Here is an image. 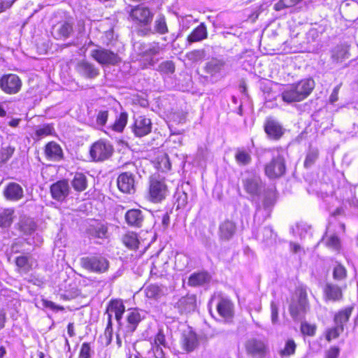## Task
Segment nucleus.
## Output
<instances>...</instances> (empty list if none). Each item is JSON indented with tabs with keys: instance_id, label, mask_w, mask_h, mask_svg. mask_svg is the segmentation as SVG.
Returning <instances> with one entry per match:
<instances>
[{
	"instance_id": "1",
	"label": "nucleus",
	"mask_w": 358,
	"mask_h": 358,
	"mask_svg": "<svg viewBox=\"0 0 358 358\" xmlns=\"http://www.w3.org/2000/svg\"><path fill=\"white\" fill-rule=\"evenodd\" d=\"M169 193L165 178L159 174H155L150 178L149 195L150 201L158 203L164 200Z\"/></svg>"
},
{
	"instance_id": "2",
	"label": "nucleus",
	"mask_w": 358,
	"mask_h": 358,
	"mask_svg": "<svg viewBox=\"0 0 358 358\" xmlns=\"http://www.w3.org/2000/svg\"><path fill=\"white\" fill-rule=\"evenodd\" d=\"M80 265L90 272L102 273L108 269L109 262L102 256H88L80 259Z\"/></svg>"
},
{
	"instance_id": "3",
	"label": "nucleus",
	"mask_w": 358,
	"mask_h": 358,
	"mask_svg": "<svg viewBox=\"0 0 358 358\" xmlns=\"http://www.w3.org/2000/svg\"><path fill=\"white\" fill-rule=\"evenodd\" d=\"M154 10L145 5H138L131 9L130 17L141 26L148 27L150 25L153 17Z\"/></svg>"
},
{
	"instance_id": "4",
	"label": "nucleus",
	"mask_w": 358,
	"mask_h": 358,
	"mask_svg": "<svg viewBox=\"0 0 358 358\" xmlns=\"http://www.w3.org/2000/svg\"><path fill=\"white\" fill-rule=\"evenodd\" d=\"M150 351L155 358H165L163 348H169V341L166 338L164 330L159 328L157 332L150 338Z\"/></svg>"
},
{
	"instance_id": "5",
	"label": "nucleus",
	"mask_w": 358,
	"mask_h": 358,
	"mask_svg": "<svg viewBox=\"0 0 358 358\" xmlns=\"http://www.w3.org/2000/svg\"><path fill=\"white\" fill-rule=\"evenodd\" d=\"M296 294L297 300H293L289 306V313L294 320H296L303 315L308 308L306 290L298 289Z\"/></svg>"
},
{
	"instance_id": "6",
	"label": "nucleus",
	"mask_w": 358,
	"mask_h": 358,
	"mask_svg": "<svg viewBox=\"0 0 358 358\" xmlns=\"http://www.w3.org/2000/svg\"><path fill=\"white\" fill-rule=\"evenodd\" d=\"M90 152L94 161H104L111 157L113 152V148L108 142L99 141L92 145Z\"/></svg>"
},
{
	"instance_id": "7",
	"label": "nucleus",
	"mask_w": 358,
	"mask_h": 358,
	"mask_svg": "<svg viewBox=\"0 0 358 358\" xmlns=\"http://www.w3.org/2000/svg\"><path fill=\"white\" fill-rule=\"evenodd\" d=\"M22 87V81L19 76L9 73L3 75L0 78V88L8 94H17Z\"/></svg>"
},
{
	"instance_id": "8",
	"label": "nucleus",
	"mask_w": 358,
	"mask_h": 358,
	"mask_svg": "<svg viewBox=\"0 0 358 358\" xmlns=\"http://www.w3.org/2000/svg\"><path fill=\"white\" fill-rule=\"evenodd\" d=\"M91 56L98 63L103 65H116L120 62V57L117 54L103 48L92 50Z\"/></svg>"
},
{
	"instance_id": "9",
	"label": "nucleus",
	"mask_w": 358,
	"mask_h": 358,
	"mask_svg": "<svg viewBox=\"0 0 358 358\" xmlns=\"http://www.w3.org/2000/svg\"><path fill=\"white\" fill-rule=\"evenodd\" d=\"M285 172L284 159L279 153L273 155L272 160L265 166V173L270 178L280 177Z\"/></svg>"
},
{
	"instance_id": "10",
	"label": "nucleus",
	"mask_w": 358,
	"mask_h": 358,
	"mask_svg": "<svg viewBox=\"0 0 358 358\" xmlns=\"http://www.w3.org/2000/svg\"><path fill=\"white\" fill-rule=\"evenodd\" d=\"M145 35H151L157 34L164 35L169 32V28L166 22V18L162 13H158L154 20L152 27L149 25L142 29Z\"/></svg>"
},
{
	"instance_id": "11",
	"label": "nucleus",
	"mask_w": 358,
	"mask_h": 358,
	"mask_svg": "<svg viewBox=\"0 0 358 358\" xmlns=\"http://www.w3.org/2000/svg\"><path fill=\"white\" fill-rule=\"evenodd\" d=\"M76 71L80 76L87 79H94L99 75V69L94 64L84 59L77 63Z\"/></svg>"
},
{
	"instance_id": "12",
	"label": "nucleus",
	"mask_w": 358,
	"mask_h": 358,
	"mask_svg": "<svg viewBox=\"0 0 358 358\" xmlns=\"http://www.w3.org/2000/svg\"><path fill=\"white\" fill-rule=\"evenodd\" d=\"M70 192L69 182L66 180H61L50 186L52 197L57 201H63L68 196Z\"/></svg>"
},
{
	"instance_id": "13",
	"label": "nucleus",
	"mask_w": 358,
	"mask_h": 358,
	"mask_svg": "<svg viewBox=\"0 0 358 358\" xmlns=\"http://www.w3.org/2000/svg\"><path fill=\"white\" fill-rule=\"evenodd\" d=\"M244 189L252 196L258 195L262 187L259 176L255 174H248L243 180Z\"/></svg>"
},
{
	"instance_id": "14",
	"label": "nucleus",
	"mask_w": 358,
	"mask_h": 358,
	"mask_svg": "<svg viewBox=\"0 0 358 358\" xmlns=\"http://www.w3.org/2000/svg\"><path fill=\"white\" fill-rule=\"evenodd\" d=\"M73 33V24L67 21L57 23L52 27V34L57 40H66Z\"/></svg>"
},
{
	"instance_id": "15",
	"label": "nucleus",
	"mask_w": 358,
	"mask_h": 358,
	"mask_svg": "<svg viewBox=\"0 0 358 358\" xmlns=\"http://www.w3.org/2000/svg\"><path fill=\"white\" fill-rule=\"evenodd\" d=\"M226 66L227 64L224 59L213 58L206 64L204 70L210 76L220 78L224 72Z\"/></svg>"
},
{
	"instance_id": "16",
	"label": "nucleus",
	"mask_w": 358,
	"mask_h": 358,
	"mask_svg": "<svg viewBox=\"0 0 358 358\" xmlns=\"http://www.w3.org/2000/svg\"><path fill=\"white\" fill-rule=\"evenodd\" d=\"M119 189L124 192L131 194L135 192V180L133 174L125 172L121 173L117 180Z\"/></svg>"
},
{
	"instance_id": "17",
	"label": "nucleus",
	"mask_w": 358,
	"mask_h": 358,
	"mask_svg": "<svg viewBox=\"0 0 358 358\" xmlns=\"http://www.w3.org/2000/svg\"><path fill=\"white\" fill-rule=\"evenodd\" d=\"M17 271L21 274H27L36 266V261L30 255H20L15 258Z\"/></svg>"
},
{
	"instance_id": "18",
	"label": "nucleus",
	"mask_w": 358,
	"mask_h": 358,
	"mask_svg": "<svg viewBox=\"0 0 358 358\" xmlns=\"http://www.w3.org/2000/svg\"><path fill=\"white\" fill-rule=\"evenodd\" d=\"M246 349L249 354L260 357H264L268 351L267 345L264 341L252 338L246 343Z\"/></svg>"
},
{
	"instance_id": "19",
	"label": "nucleus",
	"mask_w": 358,
	"mask_h": 358,
	"mask_svg": "<svg viewBox=\"0 0 358 358\" xmlns=\"http://www.w3.org/2000/svg\"><path fill=\"white\" fill-rule=\"evenodd\" d=\"M181 344L186 352H192L199 345L196 334L191 329L184 331L181 338Z\"/></svg>"
},
{
	"instance_id": "20",
	"label": "nucleus",
	"mask_w": 358,
	"mask_h": 358,
	"mask_svg": "<svg viewBox=\"0 0 358 358\" xmlns=\"http://www.w3.org/2000/svg\"><path fill=\"white\" fill-rule=\"evenodd\" d=\"M5 197L10 201H18L23 197L22 187L17 183L10 182L3 191Z\"/></svg>"
},
{
	"instance_id": "21",
	"label": "nucleus",
	"mask_w": 358,
	"mask_h": 358,
	"mask_svg": "<svg viewBox=\"0 0 358 358\" xmlns=\"http://www.w3.org/2000/svg\"><path fill=\"white\" fill-rule=\"evenodd\" d=\"M127 223L134 227H141L144 220L143 212L139 209H130L125 214Z\"/></svg>"
},
{
	"instance_id": "22",
	"label": "nucleus",
	"mask_w": 358,
	"mask_h": 358,
	"mask_svg": "<svg viewBox=\"0 0 358 358\" xmlns=\"http://www.w3.org/2000/svg\"><path fill=\"white\" fill-rule=\"evenodd\" d=\"M281 96L283 101L288 103L301 101L304 99L294 84L285 89Z\"/></svg>"
},
{
	"instance_id": "23",
	"label": "nucleus",
	"mask_w": 358,
	"mask_h": 358,
	"mask_svg": "<svg viewBox=\"0 0 358 358\" xmlns=\"http://www.w3.org/2000/svg\"><path fill=\"white\" fill-rule=\"evenodd\" d=\"M162 48L159 43H152L145 47V50L142 52V55L146 57L148 64L150 66H154L156 64V61L154 59V57L159 55Z\"/></svg>"
},
{
	"instance_id": "24",
	"label": "nucleus",
	"mask_w": 358,
	"mask_h": 358,
	"mask_svg": "<svg viewBox=\"0 0 358 358\" xmlns=\"http://www.w3.org/2000/svg\"><path fill=\"white\" fill-rule=\"evenodd\" d=\"M264 130L266 134H284L285 129L275 118L268 117L264 123Z\"/></svg>"
},
{
	"instance_id": "25",
	"label": "nucleus",
	"mask_w": 358,
	"mask_h": 358,
	"mask_svg": "<svg viewBox=\"0 0 358 358\" xmlns=\"http://www.w3.org/2000/svg\"><path fill=\"white\" fill-rule=\"evenodd\" d=\"M210 275L206 271L192 273L188 279V285L192 287L203 285L210 282Z\"/></svg>"
},
{
	"instance_id": "26",
	"label": "nucleus",
	"mask_w": 358,
	"mask_h": 358,
	"mask_svg": "<svg viewBox=\"0 0 358 358\" xmlns=\"http://www.w3.org/2000/svg\"><path fill=\"white\" fill-rule=\"evenodd\" d=\"M87 233L92 238L105 239L108 236V227L104 223L91 225L87 229Z\"/></svg>"
},
{
	"instance_id": "27",
	"label": "nucleus",
	"mask_w": 358,
	"mask_h": 358,
	"mask_svg": "<svg viewBox=\"0 0 358 358\" xmlns=\"http://www.w3.org/2000/svg\"><path fill=\"white\" fill-rule=\"evenodd\" d=\"M235 231L236 225L231 221L225 220L220 225L219 236L222 240H229L234 236Z\"/></svg>"
},
{
	"instance_id": "28",
	"label": "nucleus",
	"mask_w": 358,
	"mask_h": 358,
	"mask_svg": "<svg viewBox=\"0 0 358 358\" xmlns=\"http://www.w3.org/2000/svg\"><path fill=\"white\" fill-rule=\"evenodd\" d=\"M297 88L298 91L301 93V96L305 99L312 92L315 87V81L312 78H307L300 80L299 82L294 84Z\"/></svg>"
},
{
	"instance_id": "29",
	"label": "nucleus",
	"mask_w": 358,
	"mask_h": 358,
	"mask_svg": "<svg viewBox=\"0 0 358 358\" xmlns=\"http://www.w3.org/2000/svg\"><path fill=\"white\" fill-rule=\"evenodd\" d=\"M135 134H149L152 131V122L145 116H139L135 122Z\"/></svg>"
},
{
	"instance_id": "30",
	"label": "nucleus",
	"mask_w": 358,
	"mask_h": 358,
	"mask_svg": "<svg viewBox=\"0 0 358 358\" xmlns=\"http://www.w3.org/2000/svg\"><path fill=\"white\" fill-rule=\"evenodd\" d=\"M196 297L194 295H187L182 297L176 303V306L181 313L190 312L195 307Z\"/></svg>"
},
{
	"instance_id": "31",
	"label": "nucleus",
	"mask_w": 358,
	"mask_h": 358,
	"mask_svg": "<svg viewBox=\"0 0 358 358\" xmlns=\"http://www.w3.org/2000/svg\"><path fill=\"white\" fill-rule=\"evenodd\" d=\"M125 307L122 301L112 300L107 308L106 313L108 315V313H114L116 320L120 322Z\"/></svg>"
},
{
	"instance_id": "32",
	"label": "nucleus",
	"mask_w": 358,
	"mask_h": 358,
	"mask_svg": "<svg viewBox=\"0 0 358 358\" xmlns=\"http://www.w3.org/2000/svg\"><path fill=\"white\" fill-rule=\"evenodd\" d=\"M207 29L204 24H200L196 27L187 37V41L189 44L201 41L207 38Z\"/></svg>"
},
{
	"instance_id": "33",
	"label": "nucleus",
	"mask_w": 358,
	"mask_h": 358,
	"mask_svg": "<svg viewBox=\"0 0 358 358\" xmlns=\"http://www.w3.org/2000/svg\"><path fill=\"white\" fill-rule=\"evenodd\" d=\"M219 314L225 318H230L233 315V303L227 299H221L217 305Z\"/></svg>"
},
{
	"instance_id": "34",
	"label": "nucleus",
	"mask_w": 358,
	"mask_h": 358,
	"mask_svg": "<svg viewBox=\"0 0 358 358\" xmlns=\"http://www.w3.org/2000/svg\"><path fill=\"white\" fill-rule=\"evenodd\" d=\"M141 320V317L140 313L136 310H131L127 317V332L129 334H132L136 329L138 323Z\"/></svg>"
},
{
	"instance_id": "35",
	"label": "nucleus",
	"mask_w": 358,
	"mask_h": 358,
	"mask_svg": "<svg viewBox=\"0 0 358 358\" xmlns=\"http://www.w3.org/2000/svg\"><path fill=\"white\" fill-rule=\"evenodd\" d=\"M128 120V114L126 112H121L115 119V121L110 127L115 132L121 133L123 131Z\"/></svg>"
},
{
	"instance_id": "36",
	"label": "nucleus",
	"mask_w": 358,
	"mask_h": 358,
	"mask_svg": "<svg viewBox=\"0 0 358 358\" xmlns=\"http://www.w3.org/2000/svg\"><path fill=\"white\" fill-rule=\"evenodd\" d=\"M45 154L48 157L53 160H59L62 158V150L59 145L50 142L45 147Z\"/></svg>"
},
{
	"instance_id": "37",
	"label": "nucleus",
	"mask_w": 358,
	"mask_h": 358,
	"mask_svg": "<svg viewBox=\"0 0 358 358\" xmlns=\"http://www.w3.org/2000/svg\"><path fill=\"white\" fill-rule=\"evenodd\" d=\"M155 168L162 171L166 172L171 169V163L168 155L164 152L159 154L157 158L154 161Z\"/></svg>"
},
{
	"instance_id": "38",
	"label": "nucleus",
	"mask_w": 358,
	"mask_h": 358,
	"mask_svg": "<svg viewBox=\"0 0 358 358\" xmlns=\"http://www.w3.org/2000/svg\"><path fill=\"white\" fill-rule=\"evenodd\" d=\"M71 185L76 191H84L87 186L85 176L81 173H76L71 182Z\"/></svg>"
},
{
	"instance_id": "39",
	"label": "nucleus",
	"mask_w": 358,
	"mask_h": 358,
	"mask_svg": "<svg viewBox=\"0 0 358 358\" xmlns=\"http://www.w3.org/2000/svg\"><path fill=\"white\" fill-rule=\"evenodd\" d=\"M122 242L128 248L134 250L138 246L139 241L137 234L134 232H129L122 237Z\"/></svg>"
},
{
	"instance_id": "40",
	"label": "nucleus",
	"mask_w": 358,
	"mask_h": 358,
	"mask_svg": "<svg viewBox=\"0 0 358 358\" xmlns=\"http://www.w3.org/2000/svg\"><path fill=\"white\" fill-rule=\"evenodd\" d=\"M325 294L329 299L333 301L338 300L342 296V292L340 287L331 284L327 285Z\"/></svg>"
},
{
	"instance_id": "41",
	"label": "nucleus",
	"mask_w": 358,
	"mask_h": 358,
	"mask_svg": "<svg viewBox=\"0 0 358 358\" xmlns=\"http://www.w3.org/2000/svg\"><path fill=\"white\" fill-rule=\"evenodd\" d=\"M144 292L146 297L153 299H157L163 294L162 288L157 285H149L145 288Z\"/></svg>"
},
{
	"instance_id": "42",
	"label": "nucleus",
	"mask_w": 358,
	"mask_h": 358,
	"mask_svg": "<svg viewBox=\"0 0 358 358\" xmlns=\"http://www.w3.org/2000/svg\"><path fill=\"white\" fill-rule=\"evenodd\" d=\"M13 209H6L2 211L0 214V226L3 228H6L10 226L13 221Z\"/></svg>"
},
{
	"instance_id": "43",
	"label": "nucleus",
	"mask_w": 358,
	"mask_h": 358,
	"mask_svg": "<svg viewBox=\"0 0 358 358\" xmlns=\"http://www.w3.org/2000/svg\"><path fill=\"white\" fill-rule=\"evenodd\" d=\"M296 345L294 340L289 339L284 347L280 351V355L281 357H289L295 353Z\"/></svg>"
},
{
	"instance_id": "44",
	"label": "nucleus",
	"mask_w": 358,
	"mask_h": 358,
	"mask_svg": "<svg viewBox=\"0 0 358 358\" xmlns=\"http://www.w3.org/2000/svg\"><path fill=\"white\" fill-rule=\"evenodd\" d=\"M351 315V309L347 308L344 310L340 311L338 314H336L334 317V322L336 325H342L343 327V324L347 322L349 320V317Z\"/></svg>"
},
{
	"instance_id": "45",
	"label": "nucleus",
	"mask_w": 358,
	"mask_h": 358,
	"mask_svg": "<svg viewBox=\"0 0 358 358\" xmlns=\"http://www.w3.org/2000/svg\"><path fill=\"white\" fill-rule=\"evenodd\" d=\"M343 331V327L342 325H336L334 327L330 328L327 330L326 334V339L330 341L335 339Z\"/></svg>"
},
{
	"instance_id": "46",
	"label": "nucleus",
	"mask_w": 358,
	"mask_h": 358,
	"mask_svg": "<svg viewBox=\"0 0 358 358\" xmlns=\"http://www.w3.org/2000/svg\"><path fill=\"white\" fill-rule=\"evenodd\" d=\"M273 236V229L269 227H264L257 235L258 238L264 242H268Z\"/></svg>"
},
{
	"instance_id": "47",
	"label": "nucleus",
	"mask_w": 358,
	"mask_h": 358,
	"mask_svg": "<svg viewBox=\"0 0 358 358\" xmlns=\"http://www.w3.org/2000/svg\"><path fill=\"white\" fill-rule=\"evenodd\" d=\"M158 69L162 73L171 74L175 71V65L172 61H165L159 65Z\"/></svg>"
},
{
	"instance_id": "48",
	"label": "nucleus",
	"mask_w": 358,
	"mask_h": 358,
	"mask_svg": "<svg viewBox=\"0 0 358 358\" xmlns=\"http://www.w3.org/2000/svg\"><path fill=\"white\" fill-rule=\"evenodd\" d=\"M235 158L236 162L241 165H246L250 162L251 157L250 155L243 150H238Z\"/></svg>"
},
{
	"instance_id": "49",
	"label": "nucleus",
	"mask_w": 358,
	"mask_h": 358,
	"mask_svg": "<svg viewBox=\"0 0 358 358\" xmlns=\"http://www.w3.org/2000/svg\"><path fill=\"white\" fill-rule=\"evenodd\" d=\"M36 224L31 219H27L22 221L20 224L21 231L26 234H30L35 230Z\"/></svg>"
},
{
	"instance_id": "50",
	"label": "nucleus",
	"mask_w": 358,
	"mask_h": 358,
	"mask_svg": "<svg viewBox=\"0 0 358 358\" xmlns=\"http://www.w3.org/2000/svg\"><path fill=\"white\" fill-rule=\"evenodd\" d=\"M318 157V150L316 148H310L309 151L306 155L304 166L306 167H308L311 166L317 159Z\"/></svg>"
},
{
	"instance_id": "51",
	"label": "nucleus",
	"mask_w": 358,
	"mask_h": 358,
	"mask_svg": "<svg viewBox=\"0 0 358 358\" xmlns=\"http://www.w3.org/2000/svg\"><path fill=\"white\" fill-rule=\"evenodd\" d=\"M316 331V326L314 324H310L306 322H303L301 324V331L303 334L307 335L309 336H313L315 335Z\"/></svg>"
},
{
	"instance_id": "52",
	"label": "nucleus",
	"mask_w": 358,
	"mask_h": 358,
	"mask_svg": "<svg viewBox=\"0 0 358 358\" xmlns=\"http://www.w3.org/2000/svg\"><path fill=\"white\" fill-rule=\"evenodd\" d=\"M334 278L338 280L344 279L346 277V269L341 264H338L334 268Z\"/></svg>"
},
{
	"instance_id": "53",
	"label": "nucleus",
	"mask_w": 358,
	"mask_h": 358,
	"mask_svg": "<svg viewBox=\"0 0 358 358\" xmlns=\"http://www.w3.org/2000/svg\"><path fill=\"white\" fill-rule=\"evenodd\" d=\"M326 245L333 250H338L340 248V239L338 236L334 234L326 241Z\"/></svg>"
},
{
	"instance_id": "54",
	"label": "nucleus",
	"mask_w": 358,
	"mask_h": 358,
	"mask_svg": "<svg viewBox=\"0 0 358 358\" xmlns=\"http://www.w3.org/2000/svg\"><path fill=\"white\" fill-rule=\"evenodd\" d=\"M188 264L187 257L183 255H178L176 257V267L179 271L184 270Z\"/></svg>"
},
{
	"instance_id": "55",
	"label": "nucleus",
	"mask_w": 358,
	"mask_h": 358,
	"mask_svg": "<svg viewBox=\"0 0 358 358\" xmlns=\"http://www.w3.org/2000/svg\"><path fill=\"white\" fill-rule=\"evenodd\" d=\"M91 355L92 353L90 343H83L81 345L78 358H90Z\"/></svg>"
},
{
	"instance_id": "56",
	"label": "nucleus",
	"mask_w": 358,
	"mask_h": 358,
	"mask_svg": "<svg viewBox=\"0 0 358 358\" xmlns=\"http://www.w3.org/2000/svg\"><path fill=\"white\" fill-rule=\"evenodd\" d=\"M348 53L345 49L342 47H338L334 50L332 56L336 60H340L348 58Z\"/></svg>"
},
{
	"instance_id": "57",
	"label": "nucleus",
	"mask_w": 358,
	"mask_h": 358,
	"mask_svg": "<svg viewBox=\"0 0 358 358\" xmlns=\"http://www.w3.org/2000/svg\"><path fill=\"white\" fill-rule=\"evenodd\" d=\"M186 56L189 60L193 62H196L202 59L203 52L199 50H195L187 53Z\"/></svg>"
},
{
	"instance_id": "58",
	"label": "nucleus",
	"mask_w": 358,
	"mask_h": 358,
	"mask_svg": "<svg viewBox=\"0 0 358 358\" xmlns=\"http://www.w3.org/2000/svg\"><path fill=\"white\" fill-rule=\"evenodd\" d=\"M55 129L52 124H43L36 130V134H54Z\"/></svg>"
},
{
	"instance_id": "59",
	"label": "nucleus",
	"mask_w": 358,
	"mask_h": 358,
	"mask_svg": "<svg viewBox=\"0 0 358 358\" xmlns=\"http://www.w3.org/2000/svg\"><path fill=\"white\" fill-rule=\"evenodd\" d=\"M104 335L108 339V342L110 343L113 337L112 313H108V323L105 329Z\"/></svg>"
},
{
	"instance_id": "60",
	"label": "nucleus",
	"mask_w": 358,
	"mask_h": 358,
	"mask_svg": "<svg viewBox=\"0 0 358 358\" xmlns=\"http://www.w3.org/2000/svg\"><path fill=\"white\" fill-rule=\"evenodd\" d=\"M271 322L273 324L278 321V307L274 301L271 303Z\"/></svg>"
},
{
	"instance_id": "61",
	"label": "nucleus",
	"mask_w": 358,
	"mask_h": 358,
	"mask_svg": "<svg viewBox=\"0 0 358 358\" xmlns=\"http://www.w3.org/2000/svg\"><path fill=\"white\" fill-rule=\"evenodd\" d=\"M108 112L107 110H101L98 113L96 121L99 125L103 126L107 122Z\"/></svg>"
},
{
	"instance_id": "62",
	"label": "nucleus",
	"mask_w": 358,
	"mask_h": 358,
	"mask_svg": "<svg viewBox=\"0 0 358 358\" xmlns=\"http://www.w3.org/2000/svg\"><path fill=\"white\" fill-rule=\"evenodd\" d=\"M42 305L45 308H50V309H51L52 310H55V311L64 310V308L62 306H59L56 305L55 303H53L52 301H48L47 299L42 300Z\"/></svg>"
},
{
	"instance_id": "63",
	"label": "nucleus",
	"mask_w": 358,
	"mask_h": 358,
	"mask_svg": "<svg viewBox=\"0 0 358 358\" xmlns=\"http://www.w3.org/2000/svg\"><path fill=\"white\" fill-rule=\"evenodd\" d=\"M16 0H1L0 1V13L10 8Z\"/></svg>"
},
{
	"instance_id": "64",
	"label": "nucleus",
	"mask_w": 358,
	"mask_h": 358,
	"mask_svg": "<svg viewBox=\"0 0 358 358\" xmlns=\"http://www.w3.org/2000/svg\"><path fill=\"white\" fill-rule=\"evenodd\" d=\"M339 355V348L337 347L331 348L327 352V358H337Z\"/></svg>"
}]
</instances>
